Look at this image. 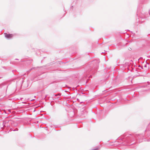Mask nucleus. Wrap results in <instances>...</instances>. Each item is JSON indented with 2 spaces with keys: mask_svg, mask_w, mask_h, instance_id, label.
<instances>
[{
  "mask_svg": "<svg viewBox=\"0 0 150 150\" xmlns=\"http://www.w3.org/2000/svg\"><path fill=\"white\" fill-rule=\"evenodd\" d=\"M93 150H97V149H94Z\"/></svg>",
  "mask_w": 150,
  "mask_h": 150,
  "instance_id": "nucleus-2",
  "label": "nucleus"
},
{
  "mask_svg": "<svg viewBox=\"0 0 150 150\" xmlns=\"http://www.w3.org/2000/svg\"><path fill=\"white\" fill-rule=\"evenodd\" d=\"M5 36L8 38H11L12 37V34H6Z\"/></svg>",
  "mask_w": 150,
  "mask_h": 150,
  "instance_id": "nucleus-1",
  "label": "nucleus"
}]
</instances>
